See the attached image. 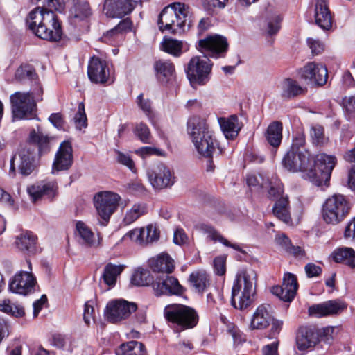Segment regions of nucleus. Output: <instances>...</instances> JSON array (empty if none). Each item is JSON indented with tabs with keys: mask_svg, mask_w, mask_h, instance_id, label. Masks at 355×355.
<instances>
[{
	"mask_svg": "<svg viewBox=\"0 0 355 355\" xmlns=\"http://www.w3.org/2000/svg\"><path fill=\"white\" fill-rule=\"evenodd\" d=\"M347 304L340 300H333L313 304L309 308L310 315L317 318L333 316L342 313Z\"/></svg>",
	"mask_w": 355,
	"mask_h": 355,
	"instance_id": "6ab92c4d",
	"label": "nucleus"
},
{
	"mask_svg": "<svg viewBox=\"0 0 355 355\" xmlns=\"http://www.w3.org/2000/svg\"><path fill=\"white\" fill-rule=\"evenodd\" d=\"M144 228L134 229L129 231L125 235V238L128 237L131 241L139 244L144 245Z\"/></svg>",
	"mask_w": 355,
	"mask_h": 355,
	"instance_id": "6e6d98bb",
	"label": "nucleus"
},
{
	"mask_svg": "<svg viewBox=\"0 0 355 355\" xmlns=\"http://www.w3.org/2000/svg\"><path fill=\"white\" fill-rule=\"evenodd\" d=\"M191 14L189 6L175 2L166 6L160 12L157 24L161 31L181 34L191 26Z\"/></svg>",
	"mask_w": 355,
	"mask_h": 355,
	"instance_id": "7ed1b4c3",
	"label": "nucleus"
},
{
	"mask_svg": "<svg viewBox=\"0 0 355 355\" xmlns=\"http://www.w3.org/2000/svg\"><path fill=\"white\" fill-rule=\"evenodd\" d=\"M27 193L33 202L42 196L53 199L58 193V184L55 180H42L28 187Z\"/></svg>",
	"mask_w": 355,
	"mask_h": 355,
	"instance_id": "aec40b11",
	"label": "nucleus"
},
{
	"mask_svg": "<svg viewBox=\"0 0 355 355\" xmlns=\"http://www.w3.org/2000/svg\"><path fill=\"white\" fill-rule=\"evenodd\" d=\"M73 164V150L69 141L62 142L55 154L52 173L68 170Z\"/></svg>",
	"mask_w": 355,
	"mask_h": 355,
	"instance_id": "4be33fe9",
	"label": "nucleus"
},
{
	"mask_svg": "<svg viewBox=\"0 0 355 355\" xmlns=\"http://www.w3.org/2000/svg\"><path fill=\"white\" fill-rule=\"evenodd\" d=\"M307 43L313 54L318 55L324 50V44L318 40L309 38Z\"/></svg>",
	"mask_w": 355,
	"mask_h": 355,
	"instance_id": "338daca9",
	"label": "nucleus"
},
{
	"mask_svg": "<svg viewBox=\"0 0 355 355\" xmlns=\"http://www.w3.org/2000/svg\"><path fill=\"white\" fill-rule=\"evenodd\" d=\"M53 139V137L43 134L38 125L37 130L32 129L30 131L27 142L25 145H31L35 149L37 148V155L40 157L50 152Z\"/></svg>",
	"mask_w": 355,
	"mask_h": 355,
	"instance_id": "5701e85b",
	"label": "nucleus"
},
{
	"mask_svg": "<svg viewBox=\"0 0 355 355\" xmlns=\"http://www.w3.org/2000/svg\"><path fill=\"white\" fill-rule=\"evenodd\" d=\"M283 166L290 172H302V178L308 180L306 173L311 166V154L297 151H288L282 159Z\"/></svg>",
	"mask_w": 355,
	"mask_h": 355,
	"instance_id": "ddd939ff",
	"label": "nucleus"
},
{
	"mask_svg": "<svg viewBox=\"0 0 355 355\" xmlns=\"http://www.w3.org/2000/svg\"><path fill=\"white\" fill-rule=\"evenodd\" d=\"M71 15L79 20H84L91 15V9L87 2H77L71 10Z\"/></svg>",
	"mask_w": 355,
	"mask_h": 355,
	"instance_id": "de8ad7c7",
	"label": "nucleus"
},
{
	"mask_svg": "<svg viewBox=\"0 0 355 355\" xmlns=\"http://www.w3.org/2000/svg\"><path fill=\"white\" fill-rule=\"evenodd\" d=\"M182 46L181 41L165 37L161 43V49L173 56L179 57L182 53Z\"/></svg>",
	"mask_w": 355,
	"mask_h": 355,
	"instance_id": "a18cd8bd",
	"label": "nucleus"
},
{
	"mask_svg": "<svg viewBox=\"0 0 355 355\" xmlns=\"http://www.w3.org/2000/svg\"><path fill=\"white\" fill-rule=\"evenodd\" d=\"M43 6L30 12L26 18L28 28L38 37L53 42L59 41L62 35L61 25L53 10L61 12L63 0H42Z\"/></svg>",
	"mask_w": 355,
	"mask_h": 355,
	"instance_id": "f257e3e1",
	"label": "nucleus"
},
{
	"mask_svg": "<svg viewBox=\"0 0 355 355\" xmlns=\"http://www.w3.org/2000/svg\"><path fill=\"white\" fill-rule=\"evenodd\" d=\"M246 182L249 187L260 186L261 187H265L267 184L261 175L258 176L254 174L248 175L246 178Z\"/></svg>",
	"mask_w": 355,
	"mask_h": 355,
	"instance_id": "bf43d9fd",
	"label": "nucleus"
},
{
	"mask_svg": "<svg viewBox=\"0 0 355 355\" xmlns=\"http://www.w3.org/2000/svg\"><path fill=\"white\" fill-rule=\"evenodd\" d=\"M315 24L322 30L328 31L332 26V17L328 0H316L315 8Z\"/></svg>",
	"mask_w": 355,
	"mask_h": 355,
	"instance_id": "cd10ccee",
	"label": "nucleus"
},
{
	"mask_svg": "<svg viewBox=\"0 0 355 355\" xmlns=\"http://www.w3.org/2000/svg\"><path fill=\"white\" fill-rule=\"evenodd\" d=\"M135 153L142 158H146L150 155H163L162 151L157 148L151 147V146H144L138 148L135 150Z\"/></svg>",
	"mask_w": 355,
	"mask_h": 355,
	"instance_id": "5fc2aeb1",
	"label": "nucleus"
},
{
	"mask_svg": "<svg viewBox=\"0 0 355 355\" xmlns=\"http://www.w3.org/2000/svg\"><path fill=\"white\" fill-rule=\"evenodd\" d=\"M336 163L337 159L334 155L320 153L315 159L311 157V166L306 173L308 180L318 187L327 186Z\"/></svg>",
	"mask_w": 355,
	"mask_h": 355,
	"instance_id": "39448f33",
	"label": "nucleus"
},
{
	"mask_svg": "<svg viewBox=\"0 0 355 355\" xmlns=\"http://www.w3.org/2000/svg\"><path fill=\"white\" fill-rule=\"evenodd\" d=\"M344 237L346 239H352L355 243V216L346 226L344 232Z\"/></svg>",
	"mask_w": 355,
	"mask_h": 355,
	"instance_id": "774afa93",
	"label": "nucleus"
},
{
	"mask_svg": "<svg viewBox=\"0 0 355 355\" xmlns=\"http://www.w3.org/2000/svg\"><path fill=\"white\" fill-rule=\"evenodd\" d=\"M87 74L89 80L94 83H105L110 76V69L106 60L93 56L88 64Z\"/></svg>",
	"mask_w": 355,
	"mask_h": 355,
	"instance_id": "412c9836",
	"label": "nucleus"
},
{
	"mask_svg": "<svg viewBox=\"0 0 355 355\" xmlns=\"http://www.w3.org/2000/svg\"><path fill=\"white\" fill-rule=\"evenodd\" d=\"M14 119L30 120L36 118V103L30 92H16L10 97Z\"/></svg>",
	"mask_w": 355,
	"mask_h": 355,
	"instance_id": "1a4fd4ad",
	"label": "nucleus"
},
{
	"mask_svg": "<svg viewBox=\"0 0 355 355\" xmlns=\"http://www.w3.org/2000/svg\"><path fill=\"white\" fill-rule=\"evenodd\" d=\"M153 289L157 296L180 295L184 292V288L178 279L168 275L157 277L153 283Z\"/></svg>",
	"mask_w": 355,
	"mask_h": 355,
	"instance_id": "dca6fc26",
	"label": "nucleus"
},
{
	"mask_svg": "<svg viewBox=\"0 0 355 355\" xmlns=\"http://www.w3.org/2000/svg\"><path fill=\"white\" fill-rule=\"evenodd\" d=\"M144 228V245H148L157 241L159 238V231L158 228L153 225H148Z\"/></svg>",
	"mask_w": 355,
	"mask_h": 355,
	"instance_id": "3c124183",
	"label": "nucleus"
},
{
	"mask_svg": "<svg viewBox=\"0 0 355 355\" xmlns=\"http://www.w3.org/2000/svg\"><path fill=\"white\" fill-rule=\"evenodd\" d=\"M156 76L162 83L172 82L175 78L174 64L169 60H159L154 64Z\"/></svg>",
	"mask_w": 355,
	"mask_h": 355,
	"instance_id": "2f4dec72",
	"label": "nucleus"
},
{
	"mask_svg": "<svg viewBox=\"0 0 355 355\" xmlns=\"http://www.w3.org/2000/svg\"><path fill=\"white\" fill-rule=\"evenodd\" d=\"M298 288L297 277L295 275L287 272L284 274L281 286H275L271 288L273 295L284 302H291Z\"/></svg>",
	"mask_w": 355,
	"mask_h": 355,
	"instance_id": "a211bd4d",
	"label": "nucleus"
},
{
	"mask_svg": "<svg viewBox=\"0 0 355 355\" xmlns=\"http://www.w3.org/2000/svg\"><path fill=\"white\" fill-rule=\"evenodd\" d=\"M116 159L119 163L127 166L131 171L135 169V164L131 157L128 155L125 154L119 150H116Z\"/></svg>",
	"mask_w": 355,
	"mask_h": 355,
	"instance_id": "4d7b16f0",
	"label": "nucleus"
},
{
	"mask_svg": "<svg viewBox=\"0 0 355 355\" xmlns=\"http://www.w3.org/2000/svg\"><path fill=\"white\" fill-rule=\"evenodd\" d=\"M17 155L18 170L22 176H28L33 173L40 165V157L31 145H23L19 148Z\"/></svg>",
	"mask_w": 355,
	"mask_h": 355,
	"instance_id": "2eb2a0df",
	"label": "nucleus"
},
{
	"mask_svg": "<svg viewBox=\"0 0 355 355\" xmlns=\"http://www.w3.org/2000/svg\"><path fill=\"white\" fill-rule=\"evenodd\" d=\"M128 191L133 195H142L145 193L146 189L139 181H135L128 185Z\"/></svg>",
	"mask_w": 355,
	"mask_h": 355,
	"instance_id": "680f3d73",
	"label": "nucleus"
},
{
	"mask_svg": "<svg viewBox=\"0 0 355 355\" xmlns=\"http://www.w3.org/2000/svg\"><path fill=\"white\" fill-rule=\"evenodd\" d=\"M200 231L204 234H207L208 236L214 242H220L225 246L232 248L243 254H246V252L242 249L240 245L236 243H232L223 237L214 227L207 224H200L198 226Z\"/></svg>",
	"mask_w": 355,
	"mask_h": 355,
	"instance_id": "f704fd0d",
	"label": "nucleus"
},
{
	"mask_svg": "<svg viewBox=\"0 0 355 355\" xmlns=\"http://www.w3.org/2000/svg\"><path fill=\"white\" fill-rule=\"evenodd\" d=\"M0 311L17 318L25 314L23 307L12 303L10 300H3L0 302Z\"/></svg>",
	"mask_w": 355,
	"mask_h": 355,
	"instance_id": "49530a36",
	"label": "nucleus"
},
{
	"mask_svg": "<svg viewBox=\"0 0 355 355\" xmlns=\"http://www.w3.org/2000/svg\"><path fill=\"white\" fill-rule=\"evenodd\" d=\"M175 350L184 354H188L193 349V344L188 340H180L174 345Z\"/></svg>",
	"mask_w": 355,
	"mask_h": 355,
	"instance_id": "e2e57ef3",
	"label": "nucleus"
},
{
	"mask_svg": "<svg viewBox=\"0 0 355 355\" xmlns=\"http://www.w3.org/2000/svg\"><path fill=\"white\" fill-rule=\"evenodd\" d=\"M137 304L123 299L110 301L105 310V316L111 323H117L127 319L137 310Z\"/></svg>",
	"mask_w": 355,
	"mask_h": 355,
	"instance_id": "9b49d317",
	"label": "nucleus"
},
{
	"mask_svg": "<svg viewBox=\"0 0 355 355\" xmlns=\"http://www.w3.org/2000/svg\"><path fill=\"white\" fill-rule=\"evenodd\" d=\"M144 345L138 341H130L116 349V355H143Z\"/></svg>",
	"mask_w": 355,
	"mask_h": 355,
	"instance_id": "a19ab883",
	"label": "nucleus"
},
{
	"mask_svg": "<svg viewBox=\"0 0 355 355\" xmlns=\"http://www.w3.org/2000/svg\"><path fill=\"white\" fill-rule=\"evenodd\" d=\"M146 212L147 207L144 203H136L126 211L123 223L125 225H130Z\"/></svg>",
	"mask_w": 355,
	"mask_h": 355,
	"instance_id": "79ce46f5",
	"label": "nucleus"
},
{
	"mask_svg": "<svg viewBox=\"0 0 355 355\" xmlns=\"http://www.w3.org/2000/svg\"><path fill=\"white\" fill-rule=\"evenodd\" d=\"M301 77L318 85H323L327 80V69L322 64L309 62L300 71Z\"/></svg>",
	"mask_w": 355,
	"mask_h": 355,
	"instance_id": "b1692460",
	"label": "nucleus"
},
{
	"mask_svg": "<svg viewBox=\"0 0 355 355\" xmlns=\"http://www.w3.org/2000/svg\"><path fill=\"white\" fill-rule=\"evenodd\" d=\"M220 129L227 139H234L241 130L239 119L236 115H231L227 118H218Z\"/></svg>",
	"mask_w": 355,
	"mask_h": 355,
	"instance_id": "72a5a7b5",
	"label": "nucleus"
},
{
	"mask_svg": "<svg viewBox=\"0 0 355 355\" xmlns=\"http://www.w3.org/2000/svg\"><path fill=\"white\" fill-rule=\"evenodd\" d=\"M36 279L31 272L21 271L17 273L9 284L11 292L26 295L34 291Z\"/></svg>",
	"mask_w": 355,
	"mask_h": 355,
	"instance_id": "f3484780",
	"label": "nucleus"
},
{
	"mask_svg": "<svg viewBox=\"0 0 355 355\" xmlns=\"http://www.w3.org/2000/svg\"><path fill=\"white\" fill-rule=\"evenodd\" d=\"M288 151H297L304 154H311L310 151L306 148V139L304 133L299 132L295 136L291 146Z\"/></svg>",
	"mask_w": 355,
	"mask_h": 355,
	"instance_id": "8fccbe9b",
	"label": "nucleus"
},
{
	"mask_svg": "<svg viewBox=\"0 0 355 355\" xmlns=\"http://www.w3.org/2000/svg\"><path fill=\"white\" fill-rule=\"evenodd\" d=\"M279 94L284 99H292L304 93L305 89L299 83L290 78H285L278 85Z\"/></svg>",
	"mask_w": 355,
	"mask_h": 355,
	"instance_id": "473e14b6",
	"label": "nucleus"
},
{
	"mask_svg": "<svg viewBox=\"0 0 355 355\" xmlns=\"http://www.w3.org/2000/svg\"><path fill=\"white\" fill-rule=\"evenodd\" d=\"M228 0H203L204 7L211 10L214 8H224Z\"/></svg>",
	"mask_w": 355,
	"mask_h": 355,
	"instance_id": "052dcab7",
	"label": "nucleus"
},
{
	"mask_svg": "<svg viewBox=\"0 0 355 355\" xmlns=\"http://www.w3.org/2000/svg\"><path fill=\"white\" fill-rule=\"evenodd\" d=\"M74 122L78 130H81L87 126V119L83 103H80L78 107L77 113L74 117Z\"/></svg>",
	"mask_w": 355,
	"mask_h": 355,
	"instance_id": "603ef678",
	"label": "nucleus"
},
{
	"mask_svg": "<svg viewBox=\"0 0 355 355\" xmlns=\"http://www.w3.org/2000/svg\"><path fill=\"white\" fill-rule=\"evenodd\" d=\"M134 9L131 0H105L104 10L108 17L121 18Z\"/></svg>",
	"mask_w": 355,
	"mask_h": 355,
	"instance_id": "393cba45",
	"label": "nucleus"
},
{
	"mask_svg": "<svg viewBox=\"0 0 355 355\" xmlns=\"http://www.w3.org/2000/svg\"><path fill=\"white\" fill-rule=\"evenodd\" d=\"M37 236L31 231H23L16 236L17 249L26 254H34L36 251Z\"/></svg>",
	"mask_w": 355,
	"mask_h": 355,
	"instance_id": "7c9ffc66",
	"label": "nucleus"
},
{
	"mask_svg": "<svg viewBox=\"0 0 355 355\" xmlns=\"http://www.w3.org/2000/svg\"><path fill=\"white\" fill-rule=\"evenodd\" d=\"M76 228L83 243L89 247H98L100 245L99 236L96 239L94 232L84 222L78 221Z\"/></svg>",
	"mask_w": 355,
	"mask_h": 355,
	"instance_id": "e433bc0d",
	"label": "nucleus"
},
{
	"mask_svg": "<svg viewBox=\"0 0 355 355\" xmlns=\"http://www.w3.org/2000/svg\"><path fill=\"white\" fill-rule=\"evenodd\" d=\"M273 213L279 220L285 223L291 220V216L288 211V198L287 196L281 197L277 199L273 207Z\"/></svg>",
	"mask_w": 355,
	"mask_h": 355,
	"instance_id": "ea45409f",
	"label": "nucleus"
},
{
	"mask_svg": "<svg viewBox=\"0 0 355 355\" xmlns=\"http://www.w3.org/2000/svg\"><path fill=\"white\" fill-rule=\"evenodd\" d=\"M189 281L192 286L198 293L204 292L210 284L209 275L202 270L192 272L190 275Z\"/></svg>",
	"mask_w": 355,
	"mask_h": 355,
	"instance_id": "58836bf2",
	"label": "nucleus"
},
{
	"mask_svg": "<svg viewBox=\"0 0 355 355\" xmlns=\"http://www.w3.org/2000/svg\"><path fill=\"white\" fill-rule=\"evenodd\" d=\"M257 274L254 270L244 271L237 275L232 288V305L243 310L254 301L256 293Z\"/></svg>",
	"mask_w": 355,
	"mask_h": 355,
	"instance_id": "20e7f679",
	"label": "nucleus"
},
{
	"mask_svg": "<svg viewBox=\"0 0 355 355\" xmlns=\"http://www.w3.org/2000/svg\"><path fill=\"white\" fill-rule=\"evenodd\" d=\"M304 270L306 274L309 278H312L319 276L322 272V268L319 266L315 265L313 263H307Z\"/></svg>",
	"mask_w": 355,
	"mask_h": 355,
	"instance_id": "0e129e2a",
	"label": "nucleus"
},
{
	"mask_svg": "<svg viewBox=\"0 0 355 355\" xmlns=\"http://www.w3.org/2000/svg\"><path fill=\"white\" fill-rule=\"evenodd\" d=\"M311 137L314 144L323 146L328 142V137H325L323 126L316 124L311 129Z\"/></svg>",
	"mask_w": 355,
	"mask_h": 355,
	"instance_id": "09e8293b",
	"label": "nucleus"
},
{
	"mask_svg": "<svg viewBox=\"0 0 355 355\" xmlns=\"http://www.w3.org/2000/svg\"><path fill=\"white\" fill-rule=\"evenodd\" d=\"M164 314L168 322L176 325L180 330L195 327L199 320L198 314L193 308L181 304L167 305Z\"/></svg>",
	"mask_w": 355,
	"mask_h": 355,
	"instance_id": "423d86ee",
	"label": "nucleus"
},
{
	"mask_svg": "<svg viewBox=\"0 0 355 355\" xmlns=\"http://www.w3.org/2000/svg\"><path fill=\"white\" fill-rule=\"evenodd\" d=\"M135 132L139 139L144 144H149L151 134L146 124L139 123L136 125Z\"/></svg>",
	"mask_w": 355,
	"mask_h": 355,
	"instance_id": "864d4df0",
	"label": "nucleus"
},
{
	"mask_svg": "<svg viewBox=\"0 0 355 355\" xmlns=\"http://www.w3.org/2000/svg\"><path fill=\"white\" fill-rule=\"evenodd\" d=\"M212 66L207 56H194L189 60L185 71L193 87L206 85L209 81Z\"/></svg>",
	"mask_w": 355,
	"mask_h": 355,
	"instance_id": "6e6552de",
	"label": "nucleus"
},
{
	"mask_svg": "<svg viewBox=\"0 0 355 355\" xmlns=\"http://www.w3.org/2000/svg\"><path fill=\"white\" fill-rule=\"evenodd\" d=\"M187 132L200 155L210 158L223 153L215 132L205 119L191 117L187 121Z\"/></svg>",
	"mask_w": 355,
	"mask_h": 355,
	"instance_id": "f03ea898",
	"label": "nucleus"
},
{
	"mask_svg": "<svg viewBox=\"0 0 355 355\" xmlns=\"http://www.w3.org/2000/svg\"><path fill=\"white\" fill-rule=\"evenodd\" d=\"M15 79L20 83L34 81L37 79V75L34 67L28 64H21L16 71Z\"/></svg>",
	"mask_w": 355,
	"mask_h": 355,
	"instance_id": "37998d69",
	"label": "nucleus"
},
{
	"mask_svg": "<svg viewBox=\"0 0 355 355\" xmlns=\"http://www.w3.org/2000/svg\"><path fill=\"white\" fill-rule=\"evenodd\" d=\"M150 268L155 272L170 274L175 268V262L167 253L162 252L148 260Z\"/></svg>",
	"mask_w": 355,
	"mask_h": 355,
	"instance_id": "c85d7f7f",
	"label": "nucleus"
},
{
	"mask_svg": "<svg viewBox=\"0 0 355 355\" xmlns=\"http://www.w3.org/2000/svg\"><path fill=\"white\" fill-rule=\"evenodd\" d=\"M124 268L123 265H116L112 263L106 264L101 276L103 282L109 287H114L116 285L117 278L123 271Z\"/></svg>",
	"mask_w": 355,
	"mask_h": 355,
	"instance_id": "c9c22d12",
	"label": "nucleus"
},
{
	"mask_svg": "<svg viewBox=\"0 0 355 355\" xmlns=\"http://www.w3.org/2000/svg\"><path fill=\"white\" fill-rule=\"evenodd\" d=\"M268 305L261 304L257 308L250 321V329L261 330L270 325L272 321V315L268 311Z\"/></svg>",
	"mask_w": 355,
	"mask_h": 355,
	"instance_id": "c756f323",
	"label": "nucleus"
},
{
	"mask_svg": "<svg viewBox=\"0 0 355 355\" xmlns=\"http://www.w3.org/2000/svg\"><path fill=\"white\" fill-rule=\"evenodd\" d=\"M131 282L136 286H144L153 284V277L148 269L139 268L133 273Z\"/></svg>",
	"mask_w": 355,
	"mask_h": 355,
	"instance_id": "c03bdc74",
	"label": "nucleus"
},
{
	"mask_svg": "<svg viewBox=\"0 0 355 355\" xmlns=\"http://www.w3.org/2000/svg\"><path fill=\"white\" fill-rule=\"evenodd\" d=\"M147 175L150 183L156 189L170 187L175 182V177L171 168L162 162L149 168Z\"/></svg>",
	"mask_w": 355,
	"mask_h": 355,
	"instance_id": "4468645a",
	"label": "nucleus"
},
{
	"mask_svg": "<svg viewBox=\"0 0 355 355\" xmlns=\"http://www.w3.org/2000/svg\"><path fill=\"white\" fill-rule=\"evenodd\" d=\"M318 341V334L313 328L303 326L298 329L295 342L299 351L304 352L314 347Z\"/></svg>",
	"mask_w": 355,
	"mask_h": 355,
	"instance_id": "a878e982",
	"label": "nucleus"
},
{
	"mask_svg": "<svg viewBox=\"0 0 355 355\" xmlns=\"http://www.w3.org/2000/svg\"><path fill=\"white\" fill-rule=\"evenodd\" d=\"M329 257L336 263L355 270V250L352 247L344 245L337 247L332 251Z\"/></svg>",
	"mask_w": 355,
	"mask_h": 355,
	"instance_id": "bb28decb",
	"label": "nucleus"
},
{
	"mask_svg": "<svg viewBox=\"0 0 355 355\" xmlns=\"http://www.w3.org/2000/svg\"><path fill=\"white\" fill-rule=\"evenodd\" d=\"M121 197L112 191H102L95 195L94 201L100 218L99 223L105 226L118 208Z\"/></svg>",
	"mask_w": 355,
	"mask_h": 355,
	"instance_id": "9d476101",
	"label": "nucleus"
},
{
	"mask_svg": "<svg viewBox=\"0 0 355 355\" xmlns=\"http://www.w3.org/2000/svg\"><path fill=\"white\" fill-rule=\"evenodd\" d=\"M281 18L279 16H275L274 19L268 22L267 33L272 35L276 34L280 28Z\"/></svg>",
	"mask_w": 355,
	"mask_h": 355,
	"instance_id": "69168bd1",
	"label": "nucleus"
},
{
	"mask_svg": "<svg viewBox=\"0 0 355 355\" xmlns=\"http://www.w3.org/2000/svg\"><path fill=\"white\" fill-rule=\"evenodd\" d=\"M283 125L280 121H273L268 127L266 132V139L268 143L273 148H277L282 139Z\"/></svg>",
	"mask_w": 355,
	"mask_h": 355,
	"instance_id": "4c0bfd02",
	"label": "nucleus"
},
{
	"mask_svg": "<svg viewBox=\"0 0 355 355\" xmlns=\"http://www.w3.org/2000/svg\"><path fill=\"white\" fill-rule=\"evenodd\" d=\"M350 209V204L344 196L333 195L328 198L322 205V218L327 224L338 225L345 220Z\"/></svg>",
	"mask_w": 355,
	"mask_h": 355,
	"instance_id": "0eeeda50",
	"label": "nucleus"
},
{
	"mask_svg": "<svg viewBox=\"0 0 355 355\" xmlns=\"http://www.w3.org/2000/svg\"><path fill=\"white\" fill-rule=\"evenodd\" d=\"M228 46L226 37L220 35H209L198 41V50L205 53V56H207V58L225 57Z\"/></svg>",
	"mask_w": 355,
	"mask_h": 355,
	"instance_id": "f8f14e48",
	"label": "nucleus"
},
{
	"mask_svg": "<svg viewBox=\"0 0 355 355\" xmlns=\"http://www.w3.org/2000/svg\"><path fill=\"white\" fill-rule=\"evenodd\" d=\"M94 308L93 302L87 301L84 306L83 319L87 325H89L91 320L94 318Z\"/></svg>",
	"mask_w": 355,
	"mask_h": 355,
	"instance_id": "13d9d810",
	"label": "nucleus"
}]
</instances>
